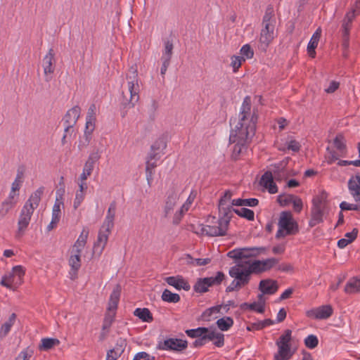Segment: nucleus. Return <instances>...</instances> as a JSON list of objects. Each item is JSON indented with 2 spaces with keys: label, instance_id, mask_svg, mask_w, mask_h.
Wrapping results in <instances>:
<instances>
[{
  "label": "nucleus",
  "instance_id": "nucleus-63",
  "mask_svg": "<svg viewBox=\"0 0 360 360\" xmlns=\"http://www.w3.org/2000/svg\"><path fill=\"white\" fill-rule=\"evenodd\" d=\"M207 340L208 339L207 338V333H205V335H203V336L199 338H196V340L193 342V346L194 347H202L207 343Z\"/></svg>",
  "mask_w": 360,
  "mask_h": 360
},
{
  "label": "nucleus",
  "instance_id": "nucleus-37",
  "mask_svg": "<svg viewBox=\"0 0 360 360\" xmlns=\"http://www.w3.org/2000/svg\"><path fill=\"white\" fill-rule=\"evenodd\" d=\"M233 319L230 316H224L219 319L216 322L217 328L221 331L229 330L233 326Z\"/></svg>",
  "mask_w": 360,
  "mask_h": 360
},
{
  "label": "nucleus",
  "instance_id": "nucleus-24",
  "mask_svg": "<svg viewBox=\"0 0 360 360\" xmlns=\"http://www.w3.org/2000/svg\"><path fill=\"white\" fill-rule=\"evenodd\" d=\"M178 200V194L174 190L171 189L168 191L165 205V217H167L170 212L174 210V207Z\"/></svg>",
  "mask_w": 360,
  "mask_h": 360
},
{
  "label": "nucleus",
  "instance_id": "nucleus-33",
  "mask_svg": "<svg viewBox=\"0 0 360 360\" xmlns=\"http://www.w3.org/2000/svg\"><path fill=\"white\" fill-rule=\"evenodd\" d=\"M134 315L144 322L150 323L153 321V315L148 308H136Z\"/></svg>",
  "mask_w": 360,
  "mask_h": 360
},
{
  "label": "nucleus",
  "instance_id": "nucleus-34",
  "mask_svg": "<svg viewBox=\"0 0 360 360\" xmlns=\"http://www.w3.org/2000/svg\"><path fill=\"white\" fill-rule=\"evenodd\" d=\"M289 158H287L282 161L271 165L272 174L276 175L277 174H283V175H288L286 171V167L288 164Z\"/></svg>",
  "mask_w": 360,
  "mask_h": 360
},
{
  "label": "nucleus",
  "instance_id": "nucleus-3",
  "mask_svg": "<svg viewBox=\"0 0 360 360\" xmlns=\"http://www.w3.org/2000/svg\"><path fill=\"white\" fill-rule=\"evenodd\" d=\"M218 207L219 219L217 225H205L201 229L202 233L206 236L214 237L226 235L230 221L236 209L233 208L231 205Z\"/></svg>",
  "mask_w": 360,
  "mask_h": 360
},
{
  "label": "nucleus",
  "instance_id": "nucleus-60",
  "mask_svg": "<svg viewBox=\"0 0 360 360\" xmlns=\"http://www.w3.org/2000/svg\"><path fill=\"white\" fill-rule=\"evenodd\" d=\"M85 198V192L77 191L74 200L73 207L75 210L77 209Z\"/></svg>",
  "mask_w": 360,
  "mask_h": 360
},
{
  "label": "nucleus",
  "instance_id": "nucleus-54",
  "mask_svg": "<svg viewBox=\"0 0 360 360\" xmlns=\"http://www.w3.org/2000/svg\"><path fill=\"white\" fill-rule=\"evenodd\" d=\"M63 206V202L58 197L56 198L53 206L52 217L60 218V207Z\"/></svg>",
  "mask_w": 360,
  "mask_h": 360
},
{
  "label": "nucleus",
  "instance_id": "nucleus-2",
  "mask_svg": "<svg viewBox=\"0 0 360 360\" xmlns=\"http://www.w3.org/2000/svg\"><path fill=\"white\" fill-rule=\"evenodd\" d=\"M44 192V187H39L30 196L29 199L22 207L18 221V230L15 233L16 238H20L24 234V232L30 224L34 210L39 206Z\"/></svg>",
  "mask_w": 360,
  "mask_h": 360
},
{
  "label": "nucleus",
  "instance_id": "nucleus-17",
  "mask_svg": "<svg viewBox=\"0 0 360 360\" xmlns=\"http://www.w3.org/2000/svg\"><path fill=\"white\" fill-rule=\"evenodd\" d=\"M258 250L259 249L257 248L234 249L229 251L227 253V256L233 259L241 260L243 259H248L250 257H256L259 254Z\"/></svg>",
  "mask_w": 360,
  "mask_h": 360
},
{
  "label": "nucleus",
  "instance_id": "nucleus-43",
  "mask_svg": "<svg viewBox=\"0 0 360 360\" xmlns=\"http://www.w3.org/2000/svg\"><path fill=\"white\" fill-rule=\"evenodd\" d=\"M162 300L169 303H177L180 300V296L177 293L172 292L169 290L165 289L162 294Z\"/></svg>",
  "mask_w": 360,
  "mask_h": 360
},
{
  "label": "nucleus",
  "instance_id": "nucleus-23",
  "mask_svg": "<svg viewBox=\"0 0 360 360\" xmlns=\"http://www.w3.org/2000/svg\"><path fill=\"white\" fill-rule=\"evenodd\" d=\"M207 341H212L213 345L217 347L221 348L224 345V335L215 329L210 330L207 332Z\"/></svg>",
  "mask_w": 360,
  "mask_h": 360
},
{
  "label": "nucleus",
  "instance_id": "nucleus-7",
  "mask_svg": "<svg viewBox=\"0 0 360 360\" xmlns=\"http://www.w3.org/2000/svg\"><path fill=\"white\" fill-rule=\"evenodd\" d=\"M292 331L285 330L284 333L279 338L276 345L278 347V352L275 354L274 360H289L292 352L290 351V342L291 340Z\"/></svg>",
  "mask_w": 360,
  "mask_h": 360
},
{
  "label": "nucleus",
  "instance_id": "nucleus-40",
  "mask_svg": "<svg viewBox=\"0 0 360 360\" xmlns=\"http://www.w3.org/2000/svg\"><path fill=\"white\" fill-rule=\"evenodd\" d=\"M320 37H321V30H320V29H318L312 35V37L307 45V51H308L309 55H311L312 52L314 53H315V49L317 47Z\"/></svg>",
  "mask_w": 360,
  "mask_h": 360
},
{
  "label": "nucleus",
  "instance_id": "nucleus-39",
  "mask_svg": "<svg viewBox=\"0 0 360 360\" xmlns=\"http://www.w3.org/2000/svg\"><path fill=\"white\" fill-rule=\"evenodd\" d=\"M333 143L335 147L340 152V155L341 157H345L347 148L344 137L342 135H337L333 140Z\"/></svg>",
  "mask_w": 360,
  "mask_h": 360
},
{
  "label": "nucleus",
  "instance_id": "nucleus-64",
  "mask_svg": "<svg viewBox=\"0 0 360 360\" xmlns=\"http://www.w3.org/2000/svg\"><path fill=\"white\" fill-rule=\"evenodd\" d=\"M287 149L293 152H298L300 149V144L295 140H291L287 144Z\"/></svg>",
  "mask_w": 360,
  "mask_h": 360
},
{
  "label": "nucleus",
  "instance_id": "nucleus-32",
  "mask_svg": "<svg viewBox=\"0 0 360 360\" xmlns=\"http://www.w3.org/2000/svg\"><path fill=\"white\" fill-rule=\"evenodd\" d=\"M120 290L119 289V287L117 286V288L116 289H114L110 294L108 307V310L109 311H115L117 309L118 302L120 300Z\"/></svg>",
  "mask_w": 360,
  "mask_h": 360
},
{
  "label": "nucleus",
  "instance_id": "nucleus-19",
  "mask_svg": "<svg viewBox=\"0 0 360 360\" xmlns=\"http://www.w3.org/2000/svg\"><path fill=\"white\" fill-rule=\"evenodd\" d=\"M274 174H272V172L266 171L262 176L259 184L268 190V191L274 194L278 192V187L274 181Z\"/></svg>",
  "mask_w": 360,
  "mask_h": 360
},
{
  "label": "nucleus",
  "instance_id": "nucleus-8",
  "mask_svg": "<svg viewBox=\"0 0 360 360\" xmlns=\"http://www.w3.org/2000/svg\"><path fill=\"white\" fill-rule=\"evenodd\" d=\"M326 207V200L325 197L316 196L312 200V207L311 210V219L309 226H315L323 221V215Z\"/></svg>",
  "mask_w": 360,
  "mask_h": 360
},
{
  "label": "nucleus",
  "instance_id": "nucleus-59",
  "mask_svg": "<svg viewBox=\"0 0 360 360\" xmlns=\"http://www.w3.org/2000/svg\"><path fill=\"white\" fill-rule=\"evenodd\" d=\"M195 198V194H194L193 192L191 193L188 198H187L186 202L181 206V213H185L186 211L188 210L191 205L193 202L194 199Z\"/></svg>",
  "mask_w": 360,
  "mask_h": 360
},
{
  "label": "nucleus",
  "instance_id": "nucleus-46",
  "mask_svg": "<svg viewBox=\"0 0 360 360\" xmlns=\"http://www.w3.org/2000/svg\"><path fill=\"white\" fill-rule=\"evenodd\" d=\"M327 153L325 156L326 162L328 165L333 164L336 160H339V158L341 157L340 155V152H336L334 150L330 149L329 147L326 148Z\"/></svg>",
  "mask_w": 360,
  "mask_h": 360
},
{
  "label": "nucleus",
  "instance_id": "nucleus-16",
  "mask_svg": "<svg viewBox=\"0 0 360 360\" xmlns=\"http://www.w3.org/2000/svg\"><path fill=\"white\" fill-rule=\"evenodd\" d=\"M356 10H352L348 11L342 21V33L343 38V44L347 46L349 42V31L352 27V23L353 20L356 15H358Z\"/></svg>",
  "mask_w": 360,
  "mask_h": 360
},
{
  "label": "nucleus",
  "instance_id": "nucleus-45",
  "mask_svg": "<svg viewBox=\"0 0 360 360\" xmlns=\"http://www.w3.org/2000/svg\"><path fill=\"white\" fill-rule=\"evenodd\" d=\"M234 213L250 221L254 220L255 218L254 212L250 209L245 207L240 209H236V210H234Z\"/></svg>",
  "mask_w": 360,
  "mask_h": 360
},
{
  "label": "nucleus",
  "instance_id": "nucleus-12",
  "mask_svg": "<svg viewBox=\"0 0 360 360\" xmlns=\"http://www.w3.org/2000/svg\"><path fill=\"white\" fill-rule=\"evenodd\" d=\"M81 113V108L78 105L72 107L68 110L63 118V122L65 127L64 132H74V126L76 124Z\"/></svg>",
  "mask_w": 360,
  "mask_h": 360
},
{
  "label": "nucleus",
  "instance_id": "nucleus-36",
  "mask_svg": "<svg viewBox=\"0 0 360 360\" xmlns=\"http://www.w3.org/2000/svg\"><path fill=\"white\" fill-rule=\"evenodd\" d=\"M274 323V321L271 319H266L263 321H259L255 323H252L248 325L246 329L249 331L252 330H259L264 328L266 326H271Z\"/></svg>",
  "mask_w": 360,
  "mask_h": 360
},
{
  "label": "nucleus",
  "instance_id": "nucleus-41",
  "mask_svg": "<svg viewBox=\"0 0 360 360\" xmlns=\"http://www.w3.org/2000/svg\"><path fill=\"white\" fill-rule=\"evenodd\" d=\"M12 271L16 278L15 287H19L23 282L25 270L22 266L18 265L13 267Z\"/></svg>",
  "mask_w": 360,
  "mask_h": 360
},
{
  "label": "nucleus",
  "instance_id": "nucleus-15",
  "mask_svg": "<svg viewBox=\"0 0 360 360\" xmlns=\"http://www.w3.org/2000/svg\"><path fill=\"white\" fill-rule=\"evenodd\" d=\"M333 313V307L326 304L308 310L306 314L307 317L313 319L323 320L330 317Z\"/></svg>",
  "mask_w": 360,
  "mask_h": 360
},
{
  "label": "nucleus",
  "instance_id": "nucleus-20",
  "mask_svg": "<svg viewBox=\"0 0 360 360\" xmlns=\"http://www.w3.org/2000/svg\"><path fill=\"white\" fill-rule=\"evenodd\" d=\"M112 229L106 226L104 227L103 225L101 226L98 231L97 240L94 244V248H100V253H101L104 250L108 243V237L111 233Z\"/></svg>",
  "mask_w": 360,
  "mask_h": 360
},
{
  "label": "nucleus",
  "instance_id": "nucleus-5",
  "mask_svg": "<svg viewBox=\"0 0 360 360\" xmlns=\"http://www.w3.org/2000/svg\"><path fill=\"white\" fill-rule=\"evenodd\" d=\"M128 92L127 95L123 92L122 105L124 108H133L139 100L140 86L137 70L131 68L127 75Z\"/></svg>",
  "mask_w": 360,
  "mask_h": 360
},
{
  "label": "nucleus",
  "instance_id": "nucleus-58",
  "mask_svg": "<svg viewBox=\"0 0 360 360\" xmlns=\"http://www.w3.org/2000/svg\"><path fill=\"white\" fill-rule=\"evenodd\" d=\"M114 318H115L114 312L112 314L109 312L107 314H105L104 320H103L102 329L103 330L108 329L111 326V325L114 321Z\"/></svg>",
  "mask_w": 360,
  "mask_h": 360
},
{
  "label": "nucleus",
  "instance_id": "nucleus-11",
  "mask_svg": "<svg viewBox=\"0 0 360 360\" xmlns=\"http://www.w3.org/2000/svg\"><path fill=\"white\" fill-rule=\"evenodd\" d=\"M188 347V342L178 338H168L163 341H160L157 345V349L160 350H172L175 352H181Z\"/></svg>",
  "mask_w": 360,
  "mask_h": 360
},
{
  "label": "nucleus",
  "instance_id": "nucleus-26",
  "mask_svg": "<svg viewBox=\"0 0 360 360\" xmlns=\"http://www.w3.org/2000/svg\"><path fill=\"white\" fill-rule=\"evenodd\" d=\"M89 229L88 228H84L82 231L81 232L79 238L76 240V242L74 244L73 248L74 251L77 253H81L82 251V249L85 246L86 243V240L89 236Z\"/></svg>",
  "mask_w": 360,
  "mask_h": 360
},
{
  "label": "nucleus",
  "instance_id": "nucleus-52",
  "mask_svg": "<svg viewBox=\"0 0 360 360\" xmlns=\"http://www.w3.org/2000/svg\"><path fill=\"white\" fill-rule=\"evenodd\" d=\"M231 60V66L233 68V71L234 72L238 70L239 68L242 65V63L245 60V59L243 57H240L238 56H233Z\"/></svg>",
  "mask_w": 360,
  "mask_h": 360
},
{
  "label": "nucleus",
  "instance_id": "nucleus-56",
  "mask_svg": "<svg viewBox=\"0 0 360 360\" xmlns=\"http://www.w3.org/2000/svg\"><path fill=\"white\" fill-rule=\"evenodd\" d=\"M232 195L233 194L231 191H229V190L226 191L224 192V195L219 199L218 206L231 205L229 202L231 200Z\"/></svg>",
  "mask_w": 360,
  "mask_h": 360
},
{
  "label": "nucleus",
  "instance_id": "nucleus-51",
  "mask_svg": "<svg viewBox=\"0 0 360 360\" xmlns=\"http://www.w3.org/2000/svg\"><path fill=\"white\" fill-rule=\"evenodd\" d=\"M305 346L309 349H314L319 344V340L314 335H309L304 339Z\"/></svg>",
  "mask_w": 360,
  "mask_h": 360
},
{
  "label": "nucleus",
  "instance_id": "nucleus-25",
  "mask_svg": "<svg viewBox=\"0 0 360 360\" xmlns=\"http://www.w3.org/2000/svg\"><path fill=\"white\" fill-rule=\"evenodd\" d=\"M80 254L75 252V255L70 256L69 259V265L71 267L70 274H71V278L75 279L77 276V271L81 267Z\"/></svg>",
  "mask_w": 360,
  "mask_h": 360
},
{
  "label": "nucleus",
  "instance_id": "nucleus-35",
  "mask_svg": "<svg viewBox=\"0 0 360 360\" xmlns=\"http://www.w3.org/2000/svg\"><path fill=\"white\" fill-rule=\"evenodd\" d=\"M344 290L347 294L360 292V278L349 280L345 285Z\"/></svg>",
  "mask_w": 360,
  "mask_h": 360
},
{
  "label": "nucleus",
  "instance_id": "nucleus-57",
  "mask_svg": "<svg viewBox=\"0 0 360 360\" xmlns=\"http://www.w3.org/2000/svg\"><path fill=\"white\" fill-rule=\"evenodd\" d=\"M14 206L12 202L4 200L0 208V218H3Z\"/></svg>",
  "mask_w": 360,
  "mask_h": 360
},
{
  "label": "nucleus",
  "instance_id": "nucleus-1",
  "mask_svg": "<svg viewBox=\"0 0 360 360\" xmlns=\"http://www.w3.org/2000/svg\"><path fill=\"white\" fill-rule=\"evenodd\" d=\"M257 119V110H252L250 97L247 96L242 103L238 121L231 131L230 142L250 143L255 134Z\"/></svg>",
  "mask_w": 360,
  "mask_h": 360
},
{
  "label": "nucleus",
  "instance_id": "nucleus-47",
  "mask_svg": "<svg viewBox=\"0 0 360 360\" xmlns=\"http://www.w3.org/2000/svg\"><path fill=\"white\" fill-rule=\"evenodd\" d=\"M233 148L232 158L236 160L238 156L246 149V146L248 143H240V141H236Z\"/></svg>",
  "mask_w": 360,
  "mask_h": 360
},
{
  "label": "nucleus",
  "instance_id": "nucleus-50",
  "mask_svg": "<svg viewBox=\"0 0 360 360\" xmlns=\"http://www.w3.org/2000/svg\"><path fill=\"white\" fill-rule=\"evenodd\" d=\"M355 204H350L345 201H342L340 204V207L342 211L345 210H354V211H360V202H355Z\"/></svg>",
  "mask_w": 360,
  "mask_h": 360
},
{
  "label": "nucleus",
  "instance_id": "nucleus-4",
  "mask_svg": "<svg viewBox=\"0 0 360 360\" xmlns=\"http://www.w3.org/2000/svg\"><path fill=\"white\" fill-rule=\"evenodd\" d=\"M276 19L272 8H267L262 20L263 27L261 30L258 48L262 51H266L274 38Z\"/></svg>",
  "mask_w": 360,
  "mask_h": 360
},
{
  "label": "nucleus",
  "instance_id": "nucleus-28",
  "mask_svg": "<svg viewBox=\"0 0 360 360\" xmlns=\"http://www.w3.org/2000/svg\"><path fill=\"white\" fill-rule=\"evenodd\" d=\"M16 314L15 313H13L9 316L8 319L1 325L0 327V339L2 340L4 338H6L9 332L11 331V329L12 326L14 325L15 320H16Z\"/></svg>",
  "mask_w": 360,
  "mask_h": 360
},
{
  "label": "nucleus",
  "instance_id": "nucleus-38",
  "mask_svg": "<svg viewBox=\"0 0 360 360\" xmlns=\"http://www.w3.org/2000/svg\"><path fill=\"white\" fill-rule=\"evenodd\" d=\"M59 343V340L56 338H42L41 344L39 345V349L40 351H47L52 349L54 346L58 345Z\"/></svg>",
  "mask_w": 360,
  "mask_h": 360
},
{
  "label": "nucleus",
  "instance_id": "nucleus-30",
  "mask_svg": "<svg viewBox=\"0 0 360 360\" xmlns=\"http://www.w3.org/2000/svg\"><path fill=\"white\" fill-rule=\"evenodd\" d=\"M15 282L16 278L11 271L2 276L0 284L8 289L15 290L18 288L15 287Z\"/></svg>",
  "mask_w": 360,
  "mask_h": 360
},
{
  "label": "nucleus",
  "instance_id": "nucleus-22",
  "mask_svg": "<svg viewBox=\"0 0 360 360\" xmlns=\"http://www.w3.org/2000/svg\"><path fill=\"white\" fill-rule=\"evenodd\" d=\"M278 286L276 281L271 279L262 280L259 289L263 294L273 295L278 290Z\"/></svg>",
  "mask_w": 360,
  "mask_h": 360
},
{
  "label": "nucleus",
  "instance_id": "nucleus-44",
  "mask_svg": "<svg viewBox=\"0 0 360 360\" xmlns=\"http://www.w3.org/2000/svg\"><path fill=\"white\" fill-rule=\"evenodd\" d=\"M207 332H209V328L205 327H198L197 328L193 329H188L185 331L186 334L192 338H199Z\"/></svg>",
  "mask_w": 360,
  "mask_h": 360
},
{
  "label": "nucleus",
  "instance_id": "nucleus-29",
  "mask_svg": "<svg viewBox=\"0 0 360 360\" xmlns=\"http://www.w3.org/2000/svg\"><path fill=\"white\" fill-rule=\"evenodd\" d=\"M259 302H254L252 303L245 302L241 305L242 308H248L250 310L255 311L258 313H263L265 309V302L263 300V295H259Z\"/></svg>",
  "mask_w": 360,
  "mask_h": 360
},
{
  "label": "nucleus",
  "instance_id": "nucleus-10",
  "mask_svg": "<svg viewBox=\"0 0 360 360\" xmlns=\"http://www.w3.org/2000/svg\"><path fill=\"white\" fill-rule=\"evenodd\" d=\"M229 274L231 278H233L236 282H238V284L242 287L248 285L251 278V276L242 260L238 262L236 265L230 268Z\"/></svg>",
  "mask_w": 360,
  "mask_h": 360
},
{
  "label": "nucleus",
  "instance_id": "nucleus-55",
  "mask_svg": "<svg viewBox=\"0 0 360 360\" xmlns=\"http://www.w3.org/2000/svg\"><path fill=\"white\" fill-rule=\"evenodd\" d=\"M126 346V340L120 338L117 340L115 346L111 349L114 350L120 354H122L124 352Z\"/></svg>",
  "mask_w": 360,
  "mask_h": 360
},
{
  "label": "nucleus",
  "instance_id": "nucleus-31",
  "mask_svg": "<svg viewBox=\"0 0 360 360\" xmlns=\"http://www.w3.org/2000/svg\"><path fill=\"white\" fill-rule=\"evenodd\" d=\"M247 270L249 271L250 275L252 274H260L264 271L263 266H262L261 260H255L250 262V260L243 262Z\"/></svg>",
  "mask_w": 360,
  "mask_h": 360
},
{
  "label": "nucleus",
  "instance_id": "nucleus-61",
  "mask_svg": "<svg viewBox=\"0 0 360 360\" xmlns=\"http://www.w3.org/2000/svg\"><path fill=\"white\" fill-rule=\"evenodd\" d=\"M33 352L30 350L29 348L21 351L15 360H29Z\"/></svg>",
  "mask_w": 360,
  "mask_h": 360
},
{
  "label": "nucleus",
  "instance_id": "nucleus-13",
  "mask_svg": "<svg viewBox=\"0 0 360 360\" xmlns=\"http://www.w3.org/2000/svg\"><path fill=\"white\" fill-rule=\"evenodd\" d=\"M42 67L45 75V80L50 82L52 79V75L56 68L55 52L52 48L49 49L48 53L43 58Z\"/></svg>",
  "mask_w": 360,
  "mask_h": 360
},
{
  "label": "nucleus",
  "instance_id": "nucleus-42",
  "mask_svg": "<svg viewBox=\"0 0 360 360\" xmlns=\"http://www.w3.org/2000/svg\"><path fill=\"white\" fill-rule=\"evenodd\" d=\"M157 167V161L155 160H146V179L148 181V184L150 185L151 181L153 179V173H154V169Z\"/></svg>",
  "mask_w": 360,
  "mask_h": 360
},
{
  "label": "nucleus",
  "instance_id": "nucleus-21",
  "mask_svg": "<svg viewBox=\"0 0 360 360\" xmlns=\"http://www.w3.org/2000/svg\"><path fill=\"white\" fill-rule=\"evenodd\" d=\"M168 285L174 287L176 290H184L188 291L191 289V285L182 276H169L165 279Z\"/></svg>",
  "mask_w": 360,
  "mask_h": 360
},
{
  "label": "nucleus",
  "instance_id": "nucleus-53",
  "mask_svg": "<svg viewBox=\"0 0 360 360\" xmlns=\"http://www.w3.org/2000/svg\"><path fill=\"white\" fill-rule=\"evenodd\" d=\"M240 53L241 54L240 57H243L245 59V58L250 59L254 56V51H253L252 49L248 44L243 45L241 47V49L240 50Z\"/></svg>",
  "mask_w": 360,
  "mask_h": 360
},
{
  "label": "nucleus",
  "instance_id": "nucleus-9",
  "mask_svg": "<svg viewBox=\"0 0 360 360\" xmlns=\"http://www.w3.org/2000/svg\"><path fill=\"white\" fill-rule=\"evenodd\" d=\"M224 278V274L221 271H218L215 276L198 278L193 286V290L198 293L206 292L210 287L221 284Z\"/></svg>",
  "mask_w": 360,
  "mask_h": 360
},
{
  "label": "nucleus",
  "instance_id": "nucleus-27",
  "mask_svg": "<svg viewBox=\"0 0 360 360\" xmlns=\"http://www.w3.org/2000/svg\"><path fill=\"white\" fill-rule=\"evenodd\" d=\"M115 212H116V203H115V202H112L108 207L105 218L102 224L104 226V227L106 226V227L111 228V229L113 228L114 220H115Z\"/></svg>",
  "mask_w": 360,
  "mask_h": 360
},
{
  "label": "nucleus",
  "instance_id": "nucleus-6",
  "mask_svg": "<svg viewBox=\"0 0 360 360\" xmlns=\"http://www.w3.org/2000/svg\"><path fill=\"white\" fill-rule=\"evenodd\" d=\"M278 226V230L276 234V238L295 235L299 232L298 224L293 219L290 212L284 211L281 213Z\"/></svg>",
  "mask_w": 360,
  "mask_h": 360
},
{
  "label": "nucleus",
  "instance_id": "nucleus-49",
  "mask_svg": "<svg viewBox=\"0 0 360 360\" xmlns=\"http://www.w3.org/2000/svg\"><path fill=\"white\" fill-rule=\"evenodd\" d=\"M289 199L292 200V203L293 205V209L296 212H300L303 207L302 200L300 198L293 195H289Z\"/></svg>",
  "mask_w": 360,
  "mask_h": 360
},
{
  "label": "nucleus",
  "instance_id": "nucleus-18",
  "mask_svg": "<svg viewBox=\"0 0 360 360\" xmlns=\"http://www.w3.org/2000/svg\"><path fill=\"white\" fill-rule=\"evenodd\" d=\"M348 189L355 202H360V174L352 176L348 181Z\"/></svg>",
  "mask_w": 360,
  "mask_h": 360
},
{
  "label": "nucleus",
  "instance_id": "nucleus-62",
  "mask_svg": "<svg viewBox=\"0 0 360 360\" xmlns=\"http://www.w3.org/2000/svg\"><path fill=\"white\" fill-rule=\"evenodd\" d=\"M158 149L159 147H157L155 145L151 146L150 152L148 154L147 160L158 161L160 158L159 153H156V150Z\"/></svg>",
  "mask_w": 360,
  "mask_h": 360
},
{
  "label": "nucleus",
  "instance_id": "nucleus-48",
  "mask_svg": "<svg viewBox=\"0 0 360 360\" xmlns=\"http://www.w3.org/2000/svg\"><path fill=\"white\" fill-rule=\"evenodd\" d=\"M261 262L264 269V271H267L273 267L276 266L279 262V259L275 257H271L264 260H261Z\"/></svg>",
  "mask_w": 360,
  "mask_h": 360
},
{
  "label": "nucleus",
  "instance_id": "nucleus-14",
  "mask_svg": "<svg viewBox=\"0 0 360 360\" xmlns=\"http://www.w3.org/2000/svg\"><path fill=\"white\" fill-rule=\"evenodd\" d=\"M96 114V105L91 104L88 109L84 134L87 144L89 143L91 139V134L95 129Z\"/></svg>",
  "mask_w": 360,
  "mask_h": 360
}]
</instances>
